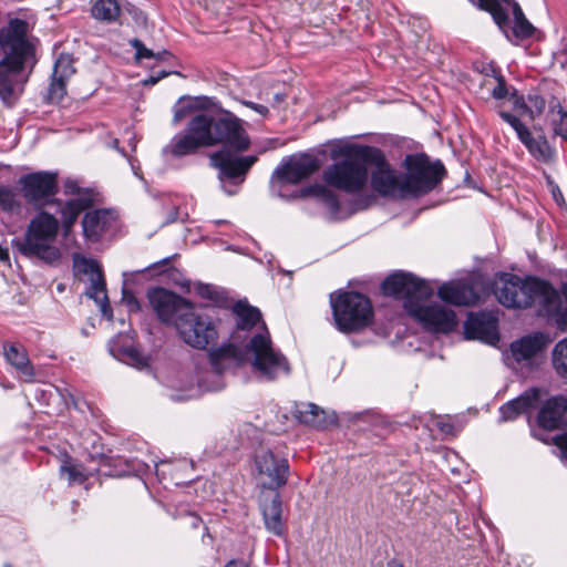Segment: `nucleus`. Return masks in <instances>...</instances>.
<instances>
[{"instance_id":"nucleus-1","label":"nucleus","mask_w":567,"mask_h":567,"mask_svg":"<svg viewBox=\"0 0 567 567\" xmlns=\"http://www.w3.org/2000/svg\"><path fill=\"white\" fill-rule=\"evenodd\" d=\"M382 291L385 296L402 300L405 311L427 331L449 333L457 324L453 310L437 303L424 305L434 290L429 281L410 272L398 271L388 276L382 282Z\"/></svg>"},{"instance_id":"nucleus-2","label":"nucleus","mask_w":567,"mask_h":567,"mask_svg":"<svg viewBox=\"0 0 567 567\" xmlns=\"http://www.w3.org/2000/svg\"><path fill=\"white\" fill-rule=\"evenodd\" d=\"M28 29V22L21 19H11L0 29V48L4 54L0 60V99L9 107L19 99L13 76L35 63L34 49L27 39Z\"/></svg>"},{"instance_id":"nucleus-3","label":"nucleus","mask_w":567,"mask_h":567,"mask_svg":"<svg viewBox=\"0 0 567 567\" xmlns=\"http://www.w3.org/2000/svg\"><path fill=\"white\" fill-rule=\"evenodd\" d=\"M374 146L344 143L331 151L333 163L322 174L324 183L347 194H359L367 188L368 165Z\"/></svg>"},{"instance_id":"nucleus-4","label":"nucleus","mask_w":567,"mask_h":567,"mask_svg":"<svg viewBox=\"0 0 567 567\" xmlns=\"http://www.w3.org/2000/svg\"><path fill=\"white\" fill-rule=\"evenodd\" d=\"M59 219L52 214L41 210L29 223L24 237L13 239V247L23 256L38 258L48 264L58 261L61 252L54 246L59 234Z\"/></svg>"},{"instance_id":"nucleus-5","label":"nucleus","mask_w":567,"mask_h":567,"mask_svg":"<svg viewBox=\"0 0 567 567\" xmlns=\"http://www.w3.org/2000/svg\"><path fill=\"white\" fill-rule=\"evenodd\" d=\"M336 327L343 333L359 332L373 321L371 300L357 291H343L330 296Z\"/></svg>"},{"instance_id":"nucleus-6","label":"nucleus","mask_w":567,"mask_h":567,"mask_svg":"<svg viewBox=\"0 0 567 567\" xmlns=\"http://www.w3.org/2000/svg\"><path fill=\"white\" fill-rule=\"evenodd\" d=\"M403 174L405 196L419 197L433 190L444 178L446 169L440 162H431L425 154H410L404 158Z\"/></svg>"},{"instance_id":"nucleus-7","label":"nucleus","mask_w":567,"mask_h":567,"mask_svg":"<svg viewBox=\"0 0 567 567\" xmlns=\"http://www.w3.org/2000/svg\"><path fill=\"white\" fill-rule=\"evenodd\" d=\"M246 349L254 354L251 364L260 377L274 381L279 374H289L290 365L287 358L271 346L267 330L256 333L247 343Z\"/></svg>"},{"instance_id":"nucleus-8","label":"nucleus","mask_w":567,"mask_h":567,"mask_svg":"<svg viewBox=\"0 0 567 567\" xmlns=\"http://www.w3.org/2000/svg\"><path fill=\"white\" fill-rule=\"evenodd\" d=\"M19 185L24 199L38 209L48 205H60L55 198L58 193V175L50 172H35L20 177Z\"/></svg>"},{"instance_id":"nucleus-9","label":"nucleus","mask_w":567,"mask_h":567,"mask_svg":"<svg viewBox=\"0 0 567 567\" xmlns=\"http://www.w3.org/2000/svg\"><path fill=\"white\" fill-rule=\"evenodd\" d=\"M533 280L534 276L520 278L513 274H502L495 284L494 295L508 309L530 308Z\"/></svg>"},{"instance_id":"nucleus-10","label":"nucleus","mask_w":567,"mask_h":567,"mask_svg":"<svg viewBox=\"0 0 567 567\" xmlns=\"http://www.w3.org/2000/svg\"><path fill=\"white\" fill-rule=\"evenodd\" d=\"M148 302L157 318L166 324H174L187 316L193 308L192 302L177 293L162 287L152 288L147 292Z\"/></svg>"},{"instance_id":"nucleus-11","label":"nucleus","mask_w":567,"mask_h":567,"mask_svg":"<svg viewBox=\"0 0 567 567\" xmlns=\"http://www.w3.org/2000/svg\"><path fill=\"white\" fill-rule=\"evenodd\" d=\"M370 165L374 166L371 173V186L381 196L404 198L403 174H398L385 159L383 152L374 147Z\"/></svg>"},{"instance_id":"nucleus-12","label":"nucleus","mask_w":567,"mask_h":567,"mask_svg":"<svg viewBox=\"0 0 567 567\" xmlns=\"http://www.w3.org/2000/svg\"><path fill=\"white\" fill-rule=\"evenodd\" d=\"M176 329L182 339L196 349H206L217 338L216 328L209 318L197 315L194 308L182 321H176Z\"/></svg>"},{"instance_id":"nucleus-13","label":"nucleus","mask_w":567,"mask_h":567,"mask_svg":"<svg viewBox=\"0 0 567 567\" xmlns=\"http://www.w3.org/2000/svg\"><path fill=\"white\" fill-rule=\"evenodd\" d=\"M255 465L258 474L264 477V491H277L285 486L289 477V463L285 457L271 450H260L256 453Z\"/></svg>"},{"instance_id":"nucleus-14","label":"nucleus","mask_w":567,"mask_h":567,"mask_svg":"<svg viewBox=\"0 0 567 567\" xmlns=\"http://www.w3.org/2000/svg\"><path fill=\"white\" fill-rule=\"evenodd\" d=\"M214 137L215 145L224 144L236 152H244L250 146V138L241 121L227 111L215 115Z\"/></svg>"},{"instance_id":"nucleus-15","label":"nucleus","mask_w":567,"mask_h":567,"mask_svg":"<svg viewBox=\"0 0 567 567\" xmlns=\"http://www.w3.org/2000/svg\"><path fill=\"white\" fill-rule=\"evenodd\" d=\"M545 347L542 333L528 334L511 343V357L517 368L532 371L542 362Z\"/></svg>"},{"instance_id":"nucleus-16","label":"nucleus","mask_w":567,"mask_h":567,"mask_svg":"<svg viewBox=\"0 0 567 567\" xmlns=\"http://www.w3.org/2000/svg\"><path fill=\"white\" fill-rule=\"evenodd\" d=\"M561 298L563 295L548 280L534 277L530 293V308H535L539 317L556 320Z\"/></svg>"},{"instance_id":"nucleus-17","label":"nucleus","mask_w":567,"mask_h":567,"mask_svg":"<svg viewBox=\"0 0 567 567\" xmlns=\"http://www.w3.org/2000/svg\"><path fill=\"white\" fill-rule=\"evenodd\" d=\"M320 167L317 157L309 154H301L299 156H291L278 166L274 176L288 184H298L303 179L310 177Z\"/></svg>"},{"instance_id":"nucleus-18","label":"nucleus","mask_w":567,"mask_h":567,"mask_svg":"<svg viewBox=\"0 0 567 567\" xmlns=\"http://www.w3.org/2000/svg\"><path fill=\"white\" fill-rule=\"evenodd\" d=\"M75 266L79 271L90 276L91 284L86 291V296L100 305L101 311L104 315H106L107 311L111 312L106 295V282L100 264L94 259L82 257L75 260Z\"/></svg>"},{"instance_id":"nucleus-19","label":"nucleus","mask_w":567,"mask_h":567,"mask_svg":"<svg viewBox=\"0 0 567 567\" xmlns=\"http://www.w3.org/2000/svg\"><path fill=\"white\" fill-rule=\"evenodd\" d=\"M259 506L268 532L276 536L286 533V524L282 517L281 496L277 491H262L259 498Z\"/></svg>"},{"instance_id":"nucleus-20","label":"nucleus","mask_w":567,"mask_h":567,"mask_svg":"<svg viewBox=\"0 0 567 567\" xmlns=\"http://www.w3.org/2000/svg\"><path fill=\"white\" fill-rule=\"evenodd\" d=\"M257 156H237L228 151H218L210 155L213 166L220 171V174L228 179L244 177L257 162Z\"/></svg>"},{"instance_id":"nucleus-21","label":"nucleus","mask_w":567,"mask_h":567,"mask_svg":"<svg viewBox=\"0 0 567 567\" xmlns=\"http://www.w3.org/2000/svg\"><path fill=\"white\" fill-rule=\"evenodd\" d=\"M74 59L69 53H61L56 59L49 89V97L52 102H60L66 94V82L75 73Z\"/></svg>"},{"instance_id":"nucleus-22","label":"nucleus","mask_w":567,"mask_h":567,"mask_svg":"<svg viewBox=\"0 0 567 567\" xmlns=\"http://www.w3.org/2000/svg\"><path fill=\"white\" fill-rule=\"evenodd\" d=\"M537 422L549 431L567 425V398L558 395L548 399L538 412Z\"/></svg>"},{"instance_id":"nucleus-23","label":"nucleus","mask_w":567,"mask_h":567,"mask_svg":"<svg viewBox=\"0 0 567 567\" xmlns=\"http://www.w3.org/2000/svg\"><path fill=\"white\" fill-rule=\"evenodd\" d=\"M114 216L109 209H94L86 212L82 218L83 236L86 240L97 243L112 227Z\"/></svg>"},{"instance_id":"nucleus-24","label":"nucleus","mask_w":567,"mask_h":567,"mask_svg":"<svg viewBox=\"0 0 567 567\" xmlns=\"http://www.w3.org/2000/svg\"><path fill=\"white\" fill-rule=\"evenodd\" d=\"M542 400V390L530 388L523 392L519 396L503 404L499 409L501 420L504 422L514 421L520 414L528 412L537 406Z\"/></svg>"},{"instance_id":"nucleus-25","label":"nucleus","mask_w":567,"mask_h":567,"mask_svg":"<svg viewBox=\"0 0 567 567\" xmlns=\"http://www.w3.org/2000/svg\"><path fill=\"white\" fill-rule=\"evenodd\" d=\"M208 355L213 368L218 373L241 367L246 361L245 351L234 343H226L213 349L209 351Z\"/></svg>"},{"instance_id":"nucleus-26","label":"nucleus","mask_w":567,"mask_h":567,"mask_svg":"<svg viewBox=\"0 0 567 567\" xmlns=\"http://www.w3.org/2000/svg\"><path fill=\"white\" fill-rule=\"evenodd\" d=\"M437 296L442 301L453 306H471L478 299L472 286L463 281L443 284L437 290Z\"/></svg>"},{"instance_id":"nucleus-27","label":"nucleus","mask_w":567,"mask_h":567,"mask_svg":"<svg viewBox=\"0 0 567 567\" xmlns=\"http://www.w3.org/2000/svg\"><path fill=\"white\" fill-rule=\"evenodd\" d=\"M214 123L215 115L202 112L190 118L185 131L200 147L215 146Z\"/></svg>"},{"instance_id":"nucleus-28","label":"nucleus","mask_w":567,"mask_h":567,"mask_svg":"<svg viewBox=\"0 0 567 567\" xmlns=\"http://www.w3.org/2000/svg\"><path fill=\"white\" fill-rule=\"evenodd\" d=\"M3 351L7 361L17 370L25 382L34 381V368L23 346L17 343H4Z\"/></svg>"},{"instance_id":"nucleus-29","label":"nucleus","mask_w":567,"mask_h":567,"mask_svg":"<svg viewBox=\"0 0 567 567\" xmlns=\"http://www.w3.org/2000/svg\"><path fill=\"white\" fill-rule=\"evenodd\" d=\"M93 200L89 197L70 198L60 208V220L64 237H69L79 218V216L93 206Z\"/></svg>"},{"instance_id":"nucleus-30","label":"nucleus","mask_w":567,"mask_h":567,"mask_svg":"<svg viewBox=\"0 0 567 567\" xmlns=\"http://www.w3.org/2000/svg\"><path fill=\"white\" fill-rule=\"evenodd\" d=\"M465 336L468 339H497V326L496 321L484 315L471 316L465 322Z\"/></svg>"},{"instance_id":"nucleus-31","label":"nucleus","mask_w":567,"mask_h":567,"mask_svg":"<svg viewBox=\"0 0 567 567\" xmlns=\"http://www.w3.org/2000/svg\"><path fill=\"white\" fill-rule=\"evenodd\" d=\"M519 141L526 146L528 152L537 159L544 163L553 161L555 156L554 148L549 145L547 138L544 135L534 137L528 130L523 133Z\"/></svg>"},{"instance_id":"nucleus-32","label":"nucleus","mask_w":567,"mask_h":567,"mask_svg":"<svg viewBox=\"0 0 567 567\" xmlns=\"http://www.w3.org/2000/svg\"><path fill=\"white\" fill-rule=\"evenodd\" d=\"M296 419L306 425L324 429L331 422L327 413L315 403H303L295 411Z\"/></svg>"},{"instance_id":"nucleus-33","label":"nucleus","mask_w":567,"mask_h":567,"mask_svg":"<svg viewBox=\"0 0 567 567\" xmlns=\"http://www.w3.org/2000/svg\"><path fill=\"white\" fill-rule=\"evenodd\" d=\"M200 148L199 144L185 131L176 134L163 148L165 155L178 158L195 154Z\"/></svg>"},{"instance_id":"nucleus-34","label":"nucleus","mask_w":567,"mask_h":567,"mask_svg":"<svg viewBox=\"0 0 567 567\" xmlns=\"http://www.w3.org/2000/svg\"><path fill=\"white\" fill-rule=\"evenodd\" d=\"M233 310L237 317L236 327L239 330H250L261 320L260 311L245 301H238Z\"/></svg>"},{"instance_id":"nucleus-35","label":"nucleus","mask_w":567,"mask_h":567,"mask_svg":"<svg viewBox=\"0 0 567 567\" xmlns=\"http://www.w3.org/2000/svg\"><path fill=\"white\" fill-rule=\"evenodd\" d=\"M60 475L61 477L66 478L70 485L82 484L89 477L84 466L74 462L69 455H65V458L60 466Z\"/></svg>"},{"instance_id":"nucleus-36","label":"nucleus","mask_w":567,"mask_h":567,"mask_svg":"<svg viewBox=\"0 0 567 567\" xmlns=\"http://www.w3.org/2000/svg\"><path fill=\"white\" fill-rule=\"evenodd\" d=\"M91 12L97 20L114 22L121 13V8L116 0H96Z\"/></svg>"},{"instance_id":"nucleus-37","label":"nucleus","mask_w":567,"mask_h":567,"mask_svg":"<svg viewBox=\"0 0 567 567\" xmlns=\"http://www.w3.org/2000/svg\"><path fill=\"white\" fill-rule=\"evenodd\" d=\"M549 116L554 134L567 142V111L558 101L550 103Z\"/></svg>"},{"instance_id":"nucleus-38","label":"nucleus","mask_w":567,"mask_h":567,"mask_svg":"<svg viewBox=\"0 0 567 567\" xmlns=\"http://www.w3.org/2000/svg\"><path fill=\"white\" fill-rule=\"evenodd\" d=\"M551 364L556 374L567 380V337L559 340L551 351Z\"/></svg>"},{"instance_id":"nucleus-39","label":"nucleus","mask_w":567,"mask_h":567,"mask_svg":"<svg viewBox=\"0 0 567 567\" xmlns=\"http://www.w3.org/2000/svg\"><path fill=\"white\" fill-rule=\"evenodd\" d=\"M514 27L513 33L517 39H527L533 35L535 28L525 18L524 12L517 2H513Z\"/></svg>"},{"instance_id":"nucleus-40","label":"nucleus","mask_w":567,"mask_h":567,"mask_svg":"<svg viewBox=\"0 0 567 567\" xmlns=\"http://www.w3.org/2000/svg\"><path fill=\"white\" fill-rule=\"evenodd\" d=\"M208 99H196L195 101H192L189 99L182 97L174 106V115H173V122L175 124H178L182 122L186 116H188L192 111L196 107H206L207 106Z\"/></svg>"},{"instance_id":"nucleus-41","label":"nucleus","mask_w":567,"mask_h":567,"mask_svg":"<svg viewBox=\"0 0 567 567\" xmlns=\"http://www.w3.org/2000/svg\"><path fill=\"white\" fill-rule=\"evenodd\" d=\"M309 192L319 197L320 200L331 210V213H339L340 202L338 196L332 190L322 185H315L310 187Z\"/></svg>"},{"instance_id":"nucleus-42","label":"nucleus","mask_w":567,"mask_h":567,"mask_svg":"<svg viewBox=\"0 0 567 567\" xmlns=\"http://www.w3.org/2000/svg\"><path fill=\"white\" fill-rule=\"evenodd\" d=\"M0 207L7 213L19 210L21 203L17 192L10 186L0 184Z\"/></svg>"},{"instance_id":"nucleus-43","label":"nucleus","mask_w":567,"mask_h":567,"mask_svg":"<svg viewBox=\"0 0 567 567\" xmlns=\"http://www.w3.org/2000/svg\"><path fill=\"white\" fill-rule=\"evenodd\" d=\"M480 7L488 11L499 28L508 23V16L499 4L498 0H478Z\"/></svg>"},{"instance_id":"nucleus-44","label":"nucleus","mask_w":567,"mask_h":567,"mask_svg":"<svg viewBox=\"0 0 567 567\" xmlns=\"http://www.w3.org/2000/svg\"><path fill=\"white\" fill-rule=\"evenodd\" d=\"M63 193L73 198L89 197L93 204L95 203L96 193L92 188L80 187L75 179L68 178L63 182Z\"/></svg>"},{"instance_id":"nucleus-45","label":"nucleus","mask_w":567,"mask_h":567,"mask_svg":"<svg viewBox=\"0 0 567 567\" xmlns=\"http://www.w3.org/2000/svg\"><path fill=\"white\" fill-rule=\"evenodd\" d=\"M123 355L130 364L138 369L147 365V358L140 351V349L133 346L124 348Z\"/></svg>"},{"instance_id":"nucleus-46","label":"nucleus","mask_w":567,"mask_h":567,"mask_svg":"<svg viewBox=\"0 0 567 567\" xmlns=\"http://www.w3.org/2000/svg\"><path fill=\"white\" fill-rule=\"evenodd\" d=\"M527 113L532 120L540 115L546 107V101L540 95H529L527 103Z\"/></svg>"},{"instance_id":"nucleus-47","label":"nucleus","mask_w":567,"mask_h":567,"mask_svg":"<svg viewBox=\"0 0 567 567\" xmlns=\"http://www.w3.org/2000/svg\"><path fill=\"white\" fill-rule=\"evenodd\" d=\"M499 116L515 130L518 138L523 136V133L528 131V128L515 115L506 111H501Z\"/></svg>"},{"instance_id":"nucleus-48","label":"nucleus","mask_w":567,"mask_h":567,"mask_svg":"<svg viewBox=\"0 0 567 567\" xmlns=\"http://www.w3.org/2000/svg\"><path fill=\"white\" fill-rule=\"evenodd\" d=\"M196 292L202 298L208 299L210 301H218L220 298V292L216 289V287L208 284L197 285Z\"/></svg>"},{"instance_id":"nucleus-49","label":"nucleus","mask_w":567,"mask_h":567,"mask_svg":"<svg viewBox=\"0 0 567 567\" xmlns=\"http://www.w3.org/2000/svg\"><path fill=\"white\" fill-rule=\"evenodd\" d=\"M495 80L496 85L492 90V96L495 100H503L507 97L509 93L504 78L502 75H497Z\"/></svg>"},{"instance_id":"nucleus-50","label":"nucleus","mask_w":567,"mask_h":567,"mask_svg":"<svg viewBox=\"0 0 567 567\" xmlns=\"http://www.w3.org/2000/svg\"><path fill=\"white\" fill-rule=\"evenodd\" d=\"M131 45L135 49V58L136 60H141V59H152L155 56V53L147 49L143 43L142 41H140L138 39H133L131 41Z\"/></svg>"},{"instance_id":"nucleus-51","label":"nucleus","mask_w":567,"mask_h":567,"mask_svg":"<svg viewBox=\"0 0 567 567\" xmlns=\"http://www.w3.org/2000/svg\"><path fill=\"white\" fill-rule=\"evenodd\" d=\"M509 100L513 102L515 112H517L519 115H528V113H527L528 104L525 102L523 96L518 95L516 92H513L509 95Z\"/></svg>"},{"instance_id":"nucleus-52","label":"nucleus","mask_w":567,"mask_h":567,"mask_svg":"<svg viewBox=\"0 0 567 567\" xmlns=\"http://www.w3.org/2000/svg\"><path fill=\"white\" fill-rule=\"evenodd\" d=\"M564 298H561V303L559 308V312L556 317V322L559 326H567V289L564 291Z\"/></svg>"},{"instance_id":"nucleus-53","label":"nucleus","mask_w":567,"mask_h":567,"mask_svg":"<svg viewBox=\"0 0 567 567\" xmlns=\"http://www.w3.org/2000/svg\"><path fill=\"white\" fill-rule=\"evenodd\" d=\"M123 301L126 303L130 311H133V312L140 311V309H141L140 302L131 291L125 290V289L123 290Z\"/></svg>"},{"instance_id":"nucleus-54","label":"nucleus","mask_w":567,"mask_h":567,"mask_svg":"<svg viewBox=\"0 0 567 567\" xmlns=\"http://www.w3.org/2000/svg\"><path fill=\"white\" fill-rule=\"evenodd\" d=\"M243 105L256 111L257 113H259L261 116L266 117L268 114H269V110L267 106L262 105V104H258V103H255V102H251V101H241Z\"/></svg>"},{"instance_id":"nucleus-55","label":"nucleus","mask_w":567,"mask_h":567,"mask_svg":"<svg viewBox=\"0 0 567 567\" xmlns=\"http://www.w3.org/2000/svg\"><path fill=\"white\" fill-rule=\"evenodd\" d=\"M555 444L560 450L563 457L567 460V431L555 437Z\"/></svg>"},{"instance_id":"nucleus-56","label":"nucleus","mask_w":567,"mask_h":567,"mask_svg":"<svg viewBox=\"0 0 567 567\" xmlns=\"http://www.w3.org/2000/svg\"><path fill=\"white\" fill-rule=\"evenodd\" d=\"M171 73L172 72H167V71H161V72H157V73H153L147 79L144 80V84L145 85H154L159 80H162L163 78L167 76Z\"/></svg>"},{"instance_id":"nucleus-57","label":"nucleus","mask_w":567,"mask_h":567,"mask_svg":"<svg viewBox=\"0 0 567 567\" xmlns=\"http://www.w3.org/2000/svg\"><path fill=\"white\" fill-rule=\"evenodd\" d=\"M188 518H189V524L193 526V527H198L199 524L202 523V519L199 516L195 515V514H189L188 515Z\"/></svg>"},{"instance_id":"nucleus-58","label":"nucleus","mask_w":567,"mask_h":567,"mask_svg":"<svg viewBox=\"0 0 567 567\" xmlns=\"http://www.w3.org/2000/svg\"><path fill=\"white\" fill-rule=\"evenodd\" d=\"M437 426L439 429L443 432V433H451L452 432V429L453 426L450 424V423H445V422H439L437 423Z\"/></svg>"},{"instance_id":"nucleus-59","label":"nucleus","mask_w":567,"mask_h":567,"mask_svg":"<svg viewBox=\"0 0 567 567\" xmlns=\"http://www.w3.org/2000/svg\"><path fill=\"white\" fill-rule=\"evenodd\" d=\"M225 567H247L241 560H230Z\"/></svg>"},{"instance_id":"nucleus-60","label":"nucleus","mask_w":567,"mask_h":567,"mask_svg":"<svg viewBox=\"0 0 567 567\" xmlns=\"http://www.w3.org/2000/svg\"><path fill=\"white\" fill-rule=\"evenodd\" d=\"M168 55H169V52L164 50V51L155 53L154 59H156V60H164L165 56H168Z\"/></svg>"},{"instance_id":"nucleus-61","label":"nucleus","mask_w":567,"mask_h":567,"mask_svg":"<svg viewBox=\"0 0 567 567\" xmlns=\"http://www.w3.org/2000/svg\"><path fill=\"white\" fill-rule=\"evenodd\" d=\"M388 567H404L402 563L398 560H391L388 563Z\"/></svg>"},{"instance_id":"nucleus-62","label":"nucleus","mask_w":567,"mask_h":567,"mask_svg":"<svg viewBox=\"0 0 567 567\" xmlns=\"http://www.w3.org/2000/svg\"><path fill=\"white\" fill-rule=\"evenodd\" d=\"M7 259H9L8 252L0 248V260H7Z\"/></svg>"},{"instance_id":"nucleus-63","label":"nucleus","mask_w":567,"mask_h":567,"mask_svg":"<svg viewBox=\"0 0 567 567\" xmlns=\"http://www.w3.org/2000/svg\"><path fill=\"white\" fill-rule=\"evenodd\" d=\"M503 3L511 6L513 8V2H516L515 0H502Z\"/></svg>"},{"instance_id":"nucleus-64","label":"nucleus","mask_w":567,"mask_h":567,"mask_svg":"<svg viewBox=\"0 0 567 567\" xmlns=\"http://www.w3.org/2000/svg\"><path fill=\"white\" fill-rule=\"evenodd\" d=\"M275 99L280 102L284 100V96L280 94H276Z\"/></svg>"}]
</instances>
